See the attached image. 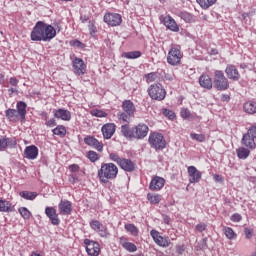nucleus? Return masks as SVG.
Segmentation results:
<instances>
[{
	"label": "nucleus",
	"instance_id": "1",
	"mask_svg": "<svg viewBox=\"0 0 256 256\" xmlns=\"http://www.w3.org/2000/svg\"><path fill=\"white\" fill-rule=\"evenodd\" d=\"M119 168L114 163H103L98 170V178L100 183L107 184L114 179H117Z\"/></svg>",
	"mask_w": 256,
	"mask_h": 256
},
{
	"label": "nucleus",
	"instance_id": "2",
	"mask_svg": "<svg viewBox=\"0 0 256 256\" xmlns=\"http://www.w3.org/2000/svg\"><path fill=\"white\" fill-rule=\"evenodd\" d=\"M214 87L217 91H227L229 89V80L221 70L214 71Z\"/></svg>",
	"mask_w": 256,
	"mask_h": 256
},
{
	"label": "nucleus",
	"instance_id": "3",
	"mask_svg": "<svg viewBox=\"0 0 256 256\" xmlns=\"http://www.w3.org/2000/svg\"><path fill=\"white\" fill-rule=\"evenodd\" d=\"M148 95L154 101H163V99H165V97L167 95V92L163 88V85H161V84H152L148 88Z\"/></svg>",
	"mask_w": 256,
	"mask_h": 256
},
{
	"label": "nucleus",
	"instance_id": "4",
	"mask_svg": "<svg viewBox=\"0 0 256 256\" xmlns=\"http://www.w3.org/2000/svg\"><path fill=\"white\" fill-rule=\"evenodd\" d=\"M149 144L153 149L160 150V149H165L167 142L165 141V137H163V134L153 132L149 135L148 138Z\"/></svg>",
	"mask_w": 256,
	"mask_h": 256
},
{
	"label": "nucleus",
	"instance_id": "5",
	"mask_svg": "<svg viewBox=\"0 0 256 256\" xmlns=\"http://www.w3.org/2000/svg\"><path fill=\"white\" fill-rule=\"evenodd\" d=\"M181 59H183V54L181 53V48L179 46H172L167 56V63L169 65H180Z\"/></svg>",
	"mask_w": 256,
	"mask_h": 256
},
{
	"label": "nucleus",
	"instance_id": "6",
	"mask_svg": "<svg viewBox=\"0 0 256 256\" xmlns=\"http://www.w3.org/2000/svg\"><path fill=\"white\" fill-rule=\"evenodd\" d=\"M84 243L86 245V253H88V255L99 256V253H101V247L99 246V243L89 239H85Z\"/></svg>",
	"mask_w": 256,
	"mask_h": 256
},
{
	"label": "nucleus",
	"instance_id": "7",
	"mask_svg": "<svg viewBox=\"0 0 256 256\" xmlns=\"http://www.w3.org/2000/svg\"><path fill=\"white\" fill-rule=\"evenodd\" d=\"M150 235L153 241L156 243V245H159V247H169V245L171 244L169 238L160 236L157 230H152L150 232Z\"/></svg>",
	"mask_w": 256,
	"mask_h": 256
},
{
	"label": "nucleus",
	"instance_id": "8",
	"mask_svg": "<svg viewBox=\"0 0 256 256\" xmlns=\"http://www.w3.org/2000/svg\"><path fill=\"white\" fill-rule=\"evenodd\" d=\"M44 34H43V22L39 21L34 26L31 32V40L32 41H43Z\"/></svg>",
	"mask_w": 256,
	"mask_h": 256
},
{
	"label": "nucleus",
	"instance_id": "9",
	"mask_svg": "<svg viewBox=\"0 0 256 256\" xmlns=\"http://www.w3.org/2000/svg\"><path fill=\"white\" fill-rule=\"evenodd\" d=\"M122 21L123 19L119 14L108 13L104 16V23H107V25H110L111 27H119Z\"/></svg>",
	"mask_w": 256,
	"mask_h": 256
},
{
	"label": "nucleus",
	"instance_id": "10",
	"mask_svg": "<svg viewBox=\"0 0 256 256\" xmlns=\"http://www.w3.org/2000/svg\"><path fill=\"white\" fill-rule=\"evenodd\" d=\"M43 35V41H51L57 36V30L52 25L43 22Z\"/></svg>",
	"mask_w": 256,
	"mask_h": 256
},
{
	"label": "nucleus",
	"instance_id": "11",
	"mask_svg": "<svg viewBox=\"0 0 256 256\" xmlns=\"http://www.w3.org/2000/svg\"><path fill=\"white\" fill-rule=\"evenodd\" d=\"M189 183H199L203 174L195 166L188 167Z\"/></svg>",
	"mask_w": 256,
	"mask_h": 256
},
{
	"label": "nucleus",
	"instance_id": "12",
	"mask_svg": "<svg viewBox=\"0 0 256 256\" xmlns=\"http://www.w3.org/2000/svg\"><path fill=\"white\" fill-rule=\"evenodd\" d=\"M73 69L76 75H85V71H87V66L85 62L81 58H75L73 60Z\"/></svg>",
	"mask_w": 256,
	"mask_h": 256
},
{
	"label": "nucleus",
	"instance_id": "13",
	"mask_svg": "<svg viewBox=\"0 0 256 256\" xmlns=\"http://www.w3.org/2000/svg\"><path fill=\"white\" fill-rule=\"evenodd\" d=\"M149 133V126L145 124H138L134 128V139H145Z\"/></svg>",
	"mask_w": 256,
	"mask_h": 256
},
{
	"label": "nucleus",
	"instance_id": "14",
	"mask_svg": "<svg viewBox=\"0 0 256 256\" xmlns=\"http://www.w3.org/2000/svg\"><path fill=\"white\" fill-rule=\"evenodd\" d=\"M60 215H71L73 211V205L69 200H61L58 205Z\"/></svg>",
	"mask_w": 256,
	"mask_h": 256
},
{
	"label": "nucleus",
	"instance_id": "15",
	"mask_svg": "<svg viewBox=\"0 0 256 256\" xmlns=\"http://www.w3.org/2000/svg\"><path fill=\"white\" fill-rule=\"evenodd\" d=\"M165 187V180L162 177H154L149 185L150 191H161V188Z\"/></svg>",
	"mask_w": 256,
	"mask_h": 256
},
{
	"label": "nucleus",
	"instance_id": "16",
	"mask_svg": "<svg viewBox=\"0 0 256 256\" xmlns=\"http://www.w3.org/2000/svg\"><path fill=\"white\" fill-rule=\"evenodd\" d=\"M90 227L93 229V231H96L97 229H102L100 230V237H109V231L107 230V226H104L101 224V222L97 220H92L90 222Z\"/></svg>",
	"mask_w": 256,
	"mask_h": 256
},
{
	"label": "nucleus",
	"instance_id": "17",
	"mask_svg": "<svg viewBox=\"0 0 256 256\" xmlns=\"http://www.w3.org/2000/svg\"><path fill=\"white\" fill-rule=\"evenodd\" d=\"M45 213L50 219L52 225H59V223H61V221L59 220V216L57 215V210L55 208L46 207Z\"/></svg>",
	"mask_w": 256,
	"mask_h": 256
},
{
	"label": "nucleus",
	"instance_id": "18",
	"mask_svg": "<svg viewBox=\"0 0 256 256\" xmlns=\"http://www.w3.org/2000/svg\"><path fill=\"white\" fill-rule=\"evenodd\" d=\"M53 114L56 119H61L62 121H71V112L69 110L60 108L54 110Z\"/></svg>",
	"mask_w": 256,
	"mask_h": 256
},
{
	"label": "nucleus",
	"instance_id": "19",
	"mask_svg": "<svg viewBox=\"0 0 256 256\" xmlns=\"http://www.w3.org/2000/svg\"><path fill=\"white\" fill-rule=\"evenodd\" d=\"M163 24L170 31H173L174 33H178L179 25H177V22H175V19H173V17H171V16L164 17L163 18Z\"/></svg>",
	"mask_w": 256,
	"mask_h": 256
},
{
	"label": "nucleus",
	"instance_id": "20",
	"mask_svg": "<svg viewBox=\"0 0 256 256\" xmlns=\"http://www.w3.org/2000/svg\"><path fill=\"white\" fill-rule=\"evenodd\" d=\"M39 155V148L35 145H31L25 148L24 157L25 159L34 160Z\"/></svg>",
	"mask_w": 256,
	"mask_h": 256
},
{
	"label": "nucleus",
	"instance_id": "21",
	"mask_svg": "<svg viewBox=\"0 0 256 256\" xmlns=\"http://www.w3.org/2000/svg\"><path fill=\"white\" fill-rule=\"evenodd\" d=\"M102 135L104 139H111L115 135V124L108 123L102 127Z\"/></svg>",
	"mask_w": 256,
	"mask_h": 256
},
{
	"label": "nucleus",
	"instance_id": "22",
	"mask_svg": "<svg viewBox=\"0 0 256 256\" xmlns=\"http://www.w3.org/2000/svg\"><path fill=\"white\" fill-rule=\"evenodd\" d=\"M225 73L228 79H232L233 81H239V71L234 65H228L225 69Z\"/></svg>",
	"mask_w": 256,
	"mask_h": 256
},
{
	"label": "nucleus",
	"instance_id": "23",
	"mask_svg": "<svg viewBox=\"0 0 256 256\" xmlns=\"http://www.w3.org/2000/svg\"><path fill=\"white\" fill-rule=\"evenodd\" d=\"M84 143H86V145H89L90 147H94V149H97V151H103V144L94 137H86L84 139Z\"/></svg>",
	"mask_w": 256,
	"mask_h": 256
},
{
	"label": "nucleus",
	"instance_id": "24",
	"mask_svg": "<svg viewBox=\"0 0 256 256\" xmlns=\"http://www.w3.org/2000/svg\"><path fill=\"white\" fill-rule=\"evenodd\" d=\"M200 86L203 87V89H213V80H211V77L209 75H201L199 78Z\"/></svg>",
	"mask_w": 256,
	"mask_h": 256
},
{
	"label": "nucleus",
	"instance_id": "25",
	"mask_svg": "<svg viewBox=\"0 0 256 256\" xmlns=\"http://www.w3.org/2000/svg\"><path fill=\"white\" fill-rule=\"evenodd\" d=\"M15 211V206L5 199H0V213H11Z\"/></svg>",
	"mask_w": 256,
	"mask_h": 256
},
{
	"label": "nucleus",
	"instance_id": "26",
	"mask_svg": "<svg viewBox=\"0 0 256 256\" xmlns=\"http://www.w3.org/2000/svg\"><path fill=\"white\" fill-rule=\"evenodd\" d=\"M242 145H244V147H248V149H255V138L250 136L248 133L244 134L242 138Z\"/></svg>",
	"mask_w": 256,
	"mask_h": 256
},
{
	"label": "nucleus",
	"instance_id": "27",
	"mask_svg": "<svg viewBox=\"0 0 256 256\" xmlns=\"http://www.w3.org/2000/svg\"><path fill=\"white\" fill-rule=\"evenodd\" d=\"M118 165L124 171L131 172V171L135 170V164L133 163V161H131L129 159L122 158V161H120V163Z\"/></svg>",
	"mask_w": 256,
	"mask_h": 256
},
{
	"label": "nucleus",
	"instance_id": "28",
	"mask_svg": "<svg viewBox=\"0 0 256 256\" xmlns=\"http://www.w3.org/2000/svg\"><path fill=\"white\" fill-rule=\"evenodd\" d=\"M16 109L18 115L21 117V120L24 121L25 116L27 115V103L23 101L17 102Z\"/></svg>",
	"mask_w": 256,
	"mask_h": 256
},
{
	"label": "nucleus",
	"instance_id": "29",
	"mask_svg": "<svg viewBox=\"0 0 256 256\" xmlns=\"http://www.w3.org/2000/svg\"><path fill=\"white\" fill-rule=\"evenodd\" d=\"M122 109L127 113V115H134L135 114V104L131 102V100H125L122 103Z\"/></svg>",
	"mask_w": 256,
	"mask_h": 256
},
{
	"label": "nucleus",
	"instance_id": "30",
	"mask_svg": "<svg viewBox=\"0 0 256 256\" xmlns=\"http://www.w3.org/2000/svg\"><path fill=\"white\" fill-rule=\"evenodd\" d=\"M244 111L248 113V115H255L256 113V102L248 101L244 104Z\"/></svg>",
	"mask_w": 256,
	"mask_h": 256
},
{
	"label": "nucleus",
	"instance_id": "31",
	"mask_svg": "<svg viewBox=\"0 0 256 256\" xmlns=\"http://www.w3.org/2000/svg\"><path fill=\"white\" fill-rule=\"evenodd\" d=\"M124 229H126L127 233H130L133 237L139 235V228H137L135 224H125Z\"/></svg>",
	"mask_w": 256,
	"mask_h": 256
},
{
	"label": "nucleus",
	"instance_id": "32",
	"mask_svg": "<svg viewBox=\"0 0 256 256\" xmlns=\"http://www.w3.org/2000/svg\"><path fill=\"white\" fill-rule=\"evenodd\" d=\"M122 135L127 137V139H135L134 130L129 129V125H122L121 127Z\"/></svg>",
	"mask_w": 256,
	"mask_h": 256
},
{
	"label": "nucleus",
	"instance_id": "33",
	"mask_svg": "<svg viewBox=\"0 0 256 256\" xmlns=\"http://www.w3.org/2000/svg\"><path fill=\"white\" fill-rule=\"evenodd\" d=\"M197 3L202 9H209V7H213L217 3V0H197Z\"/></svg>",
	"mask_w": 256,
	"mask_h": 256
},
{
	"label": "nucleus",
	"instance_id": "34",
	"mask_svg": "<svg viewBox=\"0 0 256 256\" xmlns=\"http://www.w3.org/2000/svg\"><path fill=\"white\" fill-rule=\"evenodd\" d=\"M237 156L239 159H247V157H249L251 151H249V149L244 148V147H240L236 150Z\"/></svg>",
	"mask_w": 256,
	"mask_h": 256
},
{
	"label": "nucleus",
	"instance_id": "35",
	"mask_svg": "<svg viewBox=\"0 0 256 256\" xmlns=\"http://www.w3.org/2000/svg\"><path fill=\"white\" fill-rule=\"evenodd\" d=\"M5 113H6L7 119L10 121H17V119H19V114L15 109H8L6 110Z\"/></svg>",
	"mask_w": 256,
	"mask_h": 256
},
{
	"label": "nucleus",
	"instance_id": "36",
	"mask_svg": "<svg viewBox=\"0 0 256 256\" xmlns=\"http://www.w3.org/2000/svg\"><path fill=\"white\" fill-rule=\"evenodd\" d=\"M147 199H148V201H150V203L152 205H159V203H161V195H159V194H151V193H149L147 195Z\"/></svg>",
	"mask_w": 256,
	"mask_h": 256
},
{
	"label": "nucleus",
	"instance_id": "37",
	"mask_svg": "<svg viewBox=\"0 0 256 256\" xmlns=\"http://www.w3.org/2000/svg\"><path fill=\"white\" fill-rule=\"evenodd\" d=\"M20 197L23 199H26L27 201H33L35 197H37V193L35 192H30V191H22L19 193Z\"/></svg>",
	"mask_w": 256,
	"mask_h": 256
},
{
	"label": "nucleus",
	"instance_id": "38",
	"mask_svg": "<svg viewBox=\"0 0 256 256\" xmlns=\"http://www.w3.org/2000/svg\"><path fill=\"white\" fill-rule=\"evenodd\" d=\"M185 23H195V16L190 14L189 12H181L179 15Z\"/></svg>",
	"mask_w": 256,
	"mask_h": 256
},
{
	"label": "nucleus",
	"instance_id": "39",
	"mask_svg": "<svg viewBox=\"0 0 256 256\" xmlns=\"http://www.w3.org/2000/svg\"><path fill=\"white\" fill-rule=\"evenodd\" d=\"M122 247L126 249V251H129V253H135V251H137V246L131 242H122Z\"/></svg>",
	"mask_w": 256,
	"mask_h": 256
},
{
	"label": "nucleus",
	"instance_id": "40",
	"mask_svg": "<svg viewBox=\"0 0 256 256\" xmlns=\"http://www.w3.org/2000/svg\"><path fill=\"white\" fill-rule=\"evenodd\" d=\"M122 57H125L126 59H139V57H141V52L139 51L126 52L122 54Z\"/></svg>",
	"mask_w": 256,
	"mask_h": 256
},
{
	"label": "nucleus",
	"instance_id": "41",
	"mask_svg": "<svg viewBox=\"0 0 256 256\" xmlns=\"http://www.w3.org/2000/svg\"><path fill=\"white\" fill-rule=\"evenodd\" d=\"M133 115H129L126 114L125 112H121L120 114H118V119L119 121H121V123H129V121H131V117Z\"/></svg>",
	"mask_w": 256,
	"mask_h": 256
},
{
	"label": "nucleus",
	"instance_id": "42",
	"mask_svg": "<svg viewBox=\"0 0 256 256\" xmlns=\"http://www.w3.org/2000/svg\"><path fill=\"white\" fill-rule=\"evenodd\" d=\"M190 137L194 141H198V143H204V141H205V134L191 133Z\"/></svg>",
	"mask_w": 256,
	"mask_h": 256
},
{
	"label": "nucleus",
	"instance_id": "43",
	"mask_svg": "<svg viewBox=\"0 0 256 256\" xmlns=\"http://www.w3.org/2000/svg\"><path fill=\"white\" fill-rule=\"evenodd\" d=\"M18 211L23 219H31V212L26 207L19 208Z\"/></svg>",
	"mask_w": 256,
	"mask_h": 256
},
{
	"label": "nucleus",
	"instance_id": "44",
	"mask_svg": "<svg viewBox=\"0 0 256 256\" xmlns=\"http://www.w3.org/2000/svg\"><path fill=\"white\" fill-rule=\"evenodd\" d=\"M54 135H59L60 137H64L66 135L67 130L64 126H58L53 130Z\"/></svg>",
	"mask_w": 256,
	"mask_h": 256
},
{
	"label": "nucleus",
	"instance_id": "45",
	"mask_svg": "<svg viewBox=\"0 0 256 256\" xmlns=\"http://www.w3.org/2000/svg\"><path fill=\"white\" fill-rule=\"evenodd\" d=\"M87 157L92 163H95V161H99V154H97V152L95 151H89L87 153Z\"/></svg>",
	"mask_w": 256,
	"mask_h": 256
},
{
	"label": "nucleus",
	"instance_id": "46",
	"mask_svg": "<svg viewBox=\"0 0 256 256\" xmlns=\"http://www.w3.org/2000/svg\"><path fill=\"white\" fill-rule=\"evenodd\" d=\"M224 233L227 239H233L235 237V232L233 231L232 228H224Z\"/></svg>",
	"mask_w": 256,
	"mask_h": 256
},
{
	"label": "nucleus",
	"instance_id": "47",
	"mask_svg": "<svg viewBox=\"0 0 256 256\" xmlns=\"http://www.w3.org/2000/svg\"><path fill=\"white\" fill-rule=\"evenodd\" d=\"M91 115H93V117H107V113L103 110H92L91 111Z\"/></svg>",
	"mask_w": 256,
	"mask_h": 256
},
{
	"label": "nucleus",
	"instance_id": "48",
	"mask_svg": "<svg viewBox=\"0 0 256 256\" xmlns=\"http://www.w3.org/2000/svg\"><path fill=\"white\" fill-rule=\"evenodd\" d=\"M9 143V140L5 137L0 138V151H3V149L7 148V145Z\"/></svg>",
	"mask_w": 256,
	"mask_h": 256
},
{
	"label": "nucleus",
	"instance_id": "49",
	"mask_svg": "<svg viewBox=\"0 0 256 256\" xmlns=\"http://www.w3.org/2000/svg\"><path fill=\"white\" fill-rule=\"evenodd\" d=\"M180 113L183 119H191V112L189 111V109L183 108Z\"/></svg>",
	"mask_w": 256,
	"mask_h": 256
},
{
	"label": "nucleus",
	"instance_id": "50",
	"mask_svg": "<svg viewBox=\"0 0 256 256\" xmlns=\"http://www.w3.org/2000/svg\"><path fill=\"white\" fill-rule=\"evenodd\" d=\"M109 157H110L111 161H114L118 165H119V163H121V161L123 159V158L119 157V155H117L115 153H110Z\"/></svg>",
	"mask_w": 256,
	"mask_h": 256
},
{
	"label": "nucleus",
	"instance_id": "51",
	"mask_svg": "<svg viewBox=\"0 0 256 256\" xmlns=\"http://www.w3.org/2000/svg\"><path fill=\"white\" fill-rule=\"evenodd\" d=\"M163 115H165V117H168V119H171V120L175 119V113L171 110L164 109Z\"/></svg>",
	"mask_w": 256,
	"mask_h": 256
},
{
	"label": "nucleus",
	"instance_id": "52",
	"mask_svg": "<svg viewBox=\"0 0 256 256\" xmlns=\"http://www.w3.org/2000/svg\"><path fill=\"white\" fill-rule=\"evenodd\" d=\"M156 78H157V74L155 73H150L146 75V79L148 83H153V81H155Z\"/></svg>",
	"mask_w": 256,
	"mask_h": 256
},
{
	"label": "nucleus",
	"instance_id": "53",
	"mask_svg": "<svg viewBox=\"0 0 256 256\" xmlns=\"http://www.w3.org/2000/svg\"><path fill=\"white\" fill-rule=\"evenodd\" d=\"M70 45H71L72 47H85V44L82 43V42L79 41V40H73V41H71V42H70Z\"/></svg>",
	"mask_w": 256,
	"mask_h": 256
},
{
	"label": "nucleus",
	"instance_id": "54",
	"mask_svg": "<svg viewBox=\"0 0 256 256\" xmlns=\"http://www.w3.org/2000/svg\"><path fill=\"white\" fill-rule=\"evenodd\" d=\"M207 229V224L205 223H200L196 226V231H199V233H203Z\"/></svg>",
	"mask_w": 256,
	"mask_h": 256
},
{
	"label": "nucleus",
	"instance_id": "55",
	"mask_svg": "<svg viewBox=\"0 0 256 256\" xmlns=\"http://www.w3.org/2000/svg\"><path fill=\"white\" fill-rule=\"evenodd\" d=\"M241 219H242L241 214H234L231 216V221H233L234 223H239Z\"/></svg>",
	"mask_w": 256,
	"mask_h": 256
},
{
	"label": "nucleus",
	"instance_id": "56",
	"mask_svg": "<svg viewBox=\"0 0 256 256\" xmlns=\"http://www.w3.org/2000/svg\"><path fill=\"white\" fill-rule=\"evenodd\" d=\"M244 233L247 239H251L253 237V230L249 228L244 229Z\"/></svg>",
	"mask_w": 256,
	"mask_h": 256
},
{
	"label": "nucleus",
	"instance_id": "57",
	"mask_svg": "<svg viewBox=\"0 0 256 256\" xmlns=\"http://www.w3.org/2000/svg\"><path fill=\"white\" fill-rule=\"evenodd\" d=\"M248 135L256 139V126L250 128L247 132Z\"/></svg>",
	"mask_w": 256,
	"mask_h": 256
},
{
	"label": "nucleus",
	"instance_id": "58",
	"mask_svg": "<svg viewBox=\"0 0 256 256\" xmlns=\"http://www.w3.org/2000/svg\"><path fill=\"white\" fill-rule=\"evenodd\" d=\"M176 251L178 255H183V253L185 252V246L184 245L176 246Z\"/></svg>",
	"mask_w": 256,
	"mask_h": 256
},
{
	"label": "nucleus",
	"instance_id": "59",
	"mask_svg": "<svg viewBox=\"0 0 256 256\" xmlns=\"http://www.w3.org/2000/svg\"><path fill=\"white\" fill-rule=\"evenodd\" d=\"M69 170L71 171V173H77L79 171V165L72 164L69 166Z\"/></svg>",
	"mask_w": 256,
	"mask_h": 256
},
{
	"label": "nucleus",
	"instance_id": "60",
	"mask_svg": "<svg viewBox=\"0 0 256 256\" xmlns=\"http://www.w3.org/2000/svg\"><path fill=\"white\" fill-rule=\"evenodd\" d=\"M9 83L12 85V87H17V85H19V80H17L15 77H12L10 78Z\"/></svg>",
	"mask_w": 256,
	"mask_h": 256
},
{
	"label": "nucleus",
	"instance_id": "61",
	"mask_svg": "<svg viewBox=\"0 0 256 256\" xmlns=\"http://www.w3.org/2000/svg\"><path fill=\"white\" fill-rule=\"evenodd\" d=\"M213 179H214V181H216V183H223V176H221L219 174H214Z\"/></svg>",
	"mask_w": 256,
	"mask_h": 256
},
{
	"label": "nucleus",
	"instance_id": "62",
	"mask_svg": "<svg viewBox=\"0 0 256 256\" xmlns=\"http://www.w3.org/2000/svg\"><path fill=\"white\" fill-rule=\"evenodd\" d=\"M46 125L48 127H55V125H57V122L55 121V119H50L49 121L46 122Z\"/></svg>",
	"mask_w": 256,
	"mask_h": 256
},
{
	"label": "nucleus",
	"instance_id": "63",
	"mask_svg": "<svg viewBox=\"0 0 256 256\" xmlns=\"http://www.w3.org/2000/svg\"><path fill=\"white\" fill-rule=\"evenodd\" d=\"M78 179L77 176H75V174H71L69 177V182L70 183H77Z\"/></svg>",
	"mask_w": 256,
	"mask_h": 256
},
{
	"label": "nucleus",
	"instance_id": "64",
	"mask_svg": "<svg viewBox=\"0 0 256 256\" xmlns=\"http://www.w3.org/2000/svg\"><path fill=\"white\" fill-rule=\"evenodd\" d=\"M90 33H95V24L93 22H89Z\"/></svg>",
	"mask_w": 256,
	"mask_h": 256
}]
</instances>
